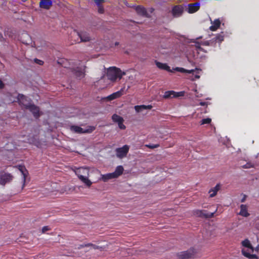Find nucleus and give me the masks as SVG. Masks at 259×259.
Masks as SVG:
<instances>
[{
    "label": "nucleus",
    "instance_id": "nucleus-1",
    "mask_svg": "<svg viewBox=\"0 0 259 259\" xmlns=\"http://www.w3.org/2000/svg\"><path fill=\"white\" fill-rule=\"evenodd\" d=\"M85 66L82 64L80 61H67L66 60V68L70 70L76 78L81 79L84 77L85 75Z\"/></svg>",
    "mask_w": 259,
    "mask_h": 259
},
{
    "label": "nucleus",
    "instance_id": "nucleus-2",
    "mask_svg": "<svg viewBox=\"0 0 259 259\" xmlns=\"http://www.w3.org/2000/svg\"><path fill=\"white\" fill-rule=\"evenodd\" d=\"M18 101L19 104L21 105L23 108L29 110L32 112L35 117L37 118L39 116V108L34 104H32L29 98L23 95L19 94L18 96Z\"/></svg>",
    "mask_w": 259,
    "mask_h": 259
},
{
    "label": "nucleus",
    "instance_id": "nucleus-3",
    "mask_svg": "<svg viewBox=\"0 0 259 259\" xmlns=\"http://www.w3.org/2000/svg\"><path fill=\"white\" fill-rule=\"evenodd\" d=\"M91 39L88 33L86 32H78L73 30L70 33L71 44L80 42H87Z\"/></svg>",
    "mask_w": 259,
    "mask_h": 259
},
{
    "label": "nucleus",
    "instance_id": "nucleus-4",
    "mask_svg": "<svg viewBox=\"0 0 259 259\" xmlns=\"http://www.w3.org/2000/svg\"><path fill=\"white\" fill-rule=\"evenodd\" d=\"M75 174L79 179L88 187H90L92 182L88 179L89 175V169L87 167H79L74 170Z\"/></svg>",
    "mask_w": 259,
    "mask_h": 259
},
{
    "label": "nucleus",
    "instance_id": "nucleus-5",
    "mask_svg": "<svg viewBox=\"0 0 259 259\" xmlns=\"http://www.w3.org/2000/svg\"><path fill=\"white\" fill-rule=\"evenodd\" d=\"M125 74V72H122L119 68L116 67H109L107 72L108 78L112 81H115L117 79L120 80Z\"/></svg>",
    "mask_w": 259,
    "mask_h": 259
},
{
    "label": "nucleus",
    "instance_id": "nucleus-6",
    "mask_svg": "<svg viewBox=\"0 0 259 259\" xmlns=\"http://www.w3.org/2000/svg\"><path fill=\"white\" fill-rule=\"evenodd\" d=\"M123 170V166L119 165L116 167L114 172L103 175L102 176V179L103 181L106 182L110 179L117 178L122 174Z\"/></svg>",
    "mask_w": 259,
    "mask_h": 259
},
{
    "label": "nucleus",
    "instance_id": "nucleus-7",
    "mask_svg": "<svg viewBox=\"0 0 259 259\" xmlns=\"http://www.w3.org/2000/svg\"><path fill=\"white\" fill-rule=\"evenodd\" d=\"M96 129L94 126H88L86 129L77 125H72L70 126V130L72 132L77 134H90Z\"/></svg>",
    "mask_w": 259,
    "mask_h": 259
},
{
    "label": "nucleus",
    "instance_id": "nucleus-8",
    "mask_svg": "<svg viewBox=\"0 0 259 259\" xmlns=\"http://www.w3.org/2000/svg\"><path fill=\"white\" fill-rule=\"evenodd\" d=\"M196 252L195 249L191 247L186 251L179 252L177 254V256L181 259H189L193 257Z\"/></svg>",
    "mask_w": 259,
    "mask_h": 259
},
{
    "label": "nucleus",
    "instance_id": "nucleus-9",
    "mask_svg": "<svg viewBox=\"0 0 259 259\" xmlns=\"http://www.w3.org/2000/svg\"><path fill=\"white\" fill-rule=\"evenodd\" d=\"M185 92H176L174 91H168L165 92L163 98L164 99H170L172 98H178L180 97H183L184 96Z\"/></svg>",
    "mask_w": 259,
    "mask_h": 259
},
{
    "label": "nucleus",
    "instance_id": "nucleus-10",
    "mask_svg": "<svg viewBox=\"0 0 259 259\" xmlns=\"http://www.w3.org/2000/svg\"><path fill=\"white\" fill-rule=\"evenodd\" d=\"M129 151V146L125 145L121 148H116L115 150L116 156L122 158L125 157Z\"/></svg>",
    "mask_w": 259,
    "mask_h": 259
},
{
    "label": "nucleus",
    "instance_id": "nucleus-11",
    "mask_svg": "<svg viewBox=\"0 0 259 259\" xmlns=\"http://www.w3.org/2000/svg\"><path fill=\"white\" fill-rule=\"evenodd\" d=\"M20 39L24 44L31 45L32 47H35V44L32 42L30 36L26 32H23L21 34Z\"/></svg>",
    "mask_w": 259,
    "mask_h": 259
},
{
    "label": "nucleus",
    "instance_id": "nucleus-12",
    "mask_svg": "<svg viewBox=\"0 0 259 259\" xmlns=\"http://www.w3.org/2000/svg\"><path fill=\"white\" fill-rule=\"evenodd\" d=\"M184 10V7L183 5H176L172 8L171 14L174 17H180L183 15Z\"/></svg>",
    "mask_w": 259,
    "mask_h": 259
},
{
    "label": "nucleus",
    "instance_id": "nucleus-13",
    "mask_svg": "<svg viewBox=\"0 0 259 259\" xmlns=\"http://www.w3.org/2000/svg\"><path fill=\"white\" fill-rule=\"evenodd\" d=\"M200 9V3L196 2L193 4L188 5L187 9V12L190 14L196 12Z\"/></svg>",
    "mask_w": 259,
    "mask_h": 259
},
{
    "label": "nucleus",
    "instance_id": "nucleus-14",
    "mask_svg": "<svg viewBox=\"0 0 259 259\" xmlns=\"http://www.w3.org/2000/svg\"><path fill=\"white\" fill-rule=\"evenodd\" d=\"M12 180V176L10 174L5 173L0 176V184L5 185Z\"/></svg>",
    "mask_w": 259,
    "mask_h": 259
},
{
    "label": "nucleus",
    "instance_id": "nucleus-15",
    "mask_svg": "<svg viewBox=\"0 0 259 259\" xmlns=\"http://www.w3.org/2000/svg\"><path fill=\"white\" fill-rule=\"evenodd\" d=\"M135 10L137 13L142 16L146 17H150V15L147 13L146 10L145 8L141 6L135 7Z\"/></svg>",
    "mask_w": 259,
    "mask_h": 259
},
{
    "label": "nucleus",
    "instance_id": "nucleus-16",
    "mask_svg": "<svg viewBox=\"0 0 259 259\" xmlns=\"http://www.w3.org/2000/svg\"><path fill=\"white\" fill-rule=\"evenodd\" d=\"M123 89H121L120 91L114 93L107 97L109 100H112L118 98L123 95Z\"/></svg>",
    "mask_w": 259,
    "mask_h": 259
},
{
    "label": "nucleus",
    "instance_id": "nucleus-17",
    "mask_svg": "<svg viewBox=\"0 0 259 259\" xmlns=\"http://www.w3.org/2000/svg\"><path fill=\"white\" fill-rule=\"evenodd\" d=\"M220 189L221 185L220 184H217V185L214 187L210 189L208 192V193L210 194V197H214L217 195L218 192L220 190Z\"/></svg>",
    "mask_w": 259,
    "mask_h": 259
},
{
    "label": "nucleus",
    "instance_id": "nucleus-18",
    "mask_svg": "<svg viewBox=\"0 0 259 259\" xmlns=\"http://www.w3.org/2000/svg\"><path fill=\"white\" fill-rule=\"evenodd\" d=\"M239 214L244 217H247L249 215V213L247 211V208L246 205L241 204L240 205Z\"/></svg>",
    "mask_w": 259,
    "mask_h": 259
},
{
    "label": "nucleus",
    "instance_id": "nucleus-19",
    "mask_svg": "<svg viewBox=\"0 0 259 259\" xmlns=\"http://www.w3.org/2000/svg\"><path fill=\"white\" fill-rule=\"evenodd\" d=\"M156 65L159 68L166 70L168 72H171L170 67L168 66L165 63H162L159 62H156Z\"/></svg>",
    "mask_w": 259,
    "mask_h": 259
},
{
    "label": "nucleus",
    "instance_id": "nucleus-20",
    "mask_svg": "<svg viewBox=\"0 0 259 259\" xmlns=\"http://www.w3.org/2000/svg\"><path fill=\"white\" fill-rule=\"evenodd\" d=\"M213 25L210 27V30L211 31H215L221 25V21L219 19H215L213 22Z\"/></svg>",
    "mask_w": 259,
    "mask_h": 259
},
{
    "label": "nucleus",
    "instance_id": "nucleus-21",
    "mask_svg": "<svg viewBox=\"0 0 259 259\" xmlns=\"http://www.w3.org/2000/svg\"><path fill=\"white\" fill-rule=\"evenodd\" d=\"M52 5V1H40L39 7L41 8L48 9Z\"/></svg>",
    "mask_w": 259,
    "mask_h": 259
},
{
    "label": "nucleus",
    "instance_id": "nucleus-22",
    "mask_svg": "<svg viewBox=\"0 0 259 259\" xmlns=\"http://www.w3.org/2000/svg\"><path fill=\"white\" fill-rule=\"evenodd\" d=\"M242 254L245 256L246 257L249 258V259H254V258H257V256L255 254H250V253L248 252L246 250L244 249H242L241 250Z\"/></svg>",
    "mask_w": 259,
    "mask_h": 259
},
{
    "label": "nucleus",
    "instance_id": "nucleus-23",
    "mask_svg": "<svg viewBox=\"0 0 259 259\" xmlns=\"http://www.w3.org/2000/svg\"><path fill=\"white\" fill-rule=\"evenodd\" d=\"M241 244L243 246L250 249L252 252L254 251V248L253 247L249 240L248 239H245V240L242 241L241 242Z\"/></svg>",
    "mask_w": 259,
    "mask_h": 259
},
{
    "label": "nucleus",
    "instance_id": "nucleus-24",
    "mask_svg": "<svg viewBox=\"0 0 259 259\" xmlns=\"http://www.w3.org/2000/svg\"><path fill=\"white\" fill-rule=\"evenodd\" d=\"M85 247H92L94 249H98L100 248L101 247L99 246L96 245L95 244H93L92 243H87V244H83L79 245L77 248L78 249H80L82 248Z\"/></svg>",
    "mask_w": 259,
    "mask_h": 259
},
{
    "label": "nucleus",
    "instance_id": "nucleus-25",
    "mask_svg": "<svg viewBox=\"0 0 259 259\" xmlns=\"http://www.w3.org/2000/svg\"><path fill=\"white\" fill-rule=\"evenodd\" d=\"M104 1H95L96 5L98 7V12L103 14L104 12V8L102 6V3Z\"/></svg>",
    "mask_w": 259,
    "mask_h": 259
},
{
    "label": "nucleus",
    "instance_id": "nucleus-26",
    "mask_svg": "<svg viewBox=\"0 0 259 259\" xmlns=\"http://www.w3.org/2000/svg\"><path fill=\"white\" fill-rule=\"evenodd\" d=\"M175 70L177 71L182 72V73H192L194 71V70L193 69L187 70V69H184L183 68H181V67H176L175 69Z\"/></svg>",
    "mask_w": 259,
    "mask_h": 259
},
{
    "label": "nucleus",
    "instance_id": "nucleus-27",
    "mask_svg": "<svg viewBox=\"0 0 259 259\" xmlns=\"http://www.w3.org/2000/svg\"><path fill=\"white\" fill-rule=\"evenodd\" d=\"M112 119L114 122L118 123L123 119V118L116 114H114L112 116Z\"/></svg>",
    "mask_w": 259,
    "mask_h": 259
},
{
    "label": "nucleus",
    "instance_id": "nucleus-28",
    "mask_svg": "<svg viewBox=\"0 0 259 259\" xmlns=\"http://www.w3.org/2000/svg\"><path fill=\"white\" fill-rule=\"evenodd\" d=\"M199 215L204 216L205 218H212L213 217L214 213V212H207V213L204 214V213H203V212L202 210L199 211Z\"/></svg>",
    "mask_w": 259,
    "mask_h": 259
},
{
    "label": "nucleus",
    "instance_id": "nucleus-29",
    "mask_svg": "<svg viewBox=\"0 0 259 259\" xmlns=\"http://www.w3.org/2000/svg\"><path fill=\"white\" fill-rule=\"evenodd\" d=\"M134 108L137 112H140L144 110H146V105H137Z\"/></svg>",
    "mask_w": 259,
    "mask_h": 259
},
{
    "label": "nucleus",
    "instance_id": "nucleus-30",
    "mask_svg": "<svg viewBox=\"0 0 259 259\" xmlns=\"http://www.w3.org/2000/svg\"><path fill=\"white\" fill-rule=\"evenodd\" d=\"M19 170H20V171L22 174L23 181L24 183L25 182V180H26L27 171H26V169H25V168L23 167H21V168L19 169Z\"/></svg>",
    "mask_w": 259,
    "mask_h": 259
},
{
    "label": "nucleus",
    "instance_id": "nucleus-31",
    "mask_svg": "<svg viewBox=\"0 0 259 259\" xmlns=\"http://www.w3.org/2000/svg\"><path fill=\"white\" fill-rule=\"evenodd\" d=\"M195 48L196 51L199 53L200 52H203L204 53H206V51L204 50L201 46L199 42H196L195 45Z\"/></svg>",
    "mask_w": 259,
    "mask_h": 259
},
{
    "label": "nucleus",
    "instance_id": "nucleus-32",
    "mask_svg": "<svg viewBox=\"0 0 259 259\" xmlns=\"http://www.w3.org/2000/svg\"><path fill=\"white\" fill-rule=\"evenodd\" d=\"M214 41L218 42H221L224 40V36L219 34L214 38Z\"/></svg>",
    "mask_w": 259,
    "mask_h": 259
},
{
    "label": "nucleus",
    "instance_id": "nucleus-33",
    "mask_svg": "<svg viewBox=\"0 0 259 259\" xmlns=\"http://www.w3.org/2000/svg\"><path fill=\"white\" fill-rule=\"evenodd\" d=\"M211 119L209 118L202 119L201 120V124H209L211 122Z\"/></svg>",
    "mask_w": 259,
    "mask_h": 259
},
{
    "label": "nucleus",
    "instance_id": "nucleus-34",
    "mask_svg": "<svg viewBox=\"0 0 259 259\" xmlns=\"http://www.w3.org/2000/svg\"><path fill=\"white\" fill-rule=\"evenodd\" d=\"M123 119L118 123V127L121 130L125 129V126L123 124Z\"/></svg>",
    "mask_w": 259,
    "mask_h": 259
},
{
    "label": "nucleus",
    "instance_id": "nucleus-35",
    "mask_svg": "<svg viewBox=\"0 0 259 259\" xmlns=\"http://www.w3.org/2000/svg\"><path fill=\"white\" fill-rule=\"evenodd\" d=\"M147 147L150 148H151V149H153V148H157L159 146V145L158 144H156V145H146Z\"/></svg>",
    "mask_w": 259,
    "mask_h": 259
},
{
    "label": "nucleus",
    "instance_id": "nucleus-36",
    "mask_svg": "<svg viewBox=\"0 0 259 259\" xmlns=\"http://www.w3.org/2000/svg\"><path fill=\"white\" fill-rule=\"evenodd\" d=\"M34 62H35L36 63H37V64H38L40 65H42V64H43V63H44V62H43L42 61H41V60H39V59H34Z\"/></svg>",
    "mask_w": 259,
    "mask_h": 259
},
{
    "label": "nucleus",
    "instance_id": "nucleus-37",
    "mask_svg": "<svg viewBox=\"0 0 259 259\" xmlns=\"http://www.w3.org/2000/svg\"><path fill=\"white\" fill-rule=\"evenodd\" d=\"M49 230V228L48 226H45L42 229V232L45 233L46 231H48Z\"/></svg>",
    "mask_w": 259,
    "mask_h": 259
},
{
    "label": "nucleus",
    "instance_id": "nucleus-38",
    "mask_svg": "<svg viewBox=\"0 0 259 259\" xmlns=\"http://www.w3.org/2000/svg\"><path fill=\"white\" fill-rule=\"evenodd\" d=\"M252 167V165L250 163H247L244 166H243V167L245 168H248Z\"/></svg>",
    "mask_w": 259,
    "mask_h": 259
},
{
    "label": "nucleus",
    "instance_id": "nucleus-39",
    "mask_svg": "<svg viewBox=\"0 0 259 259\" xmlns=\"http://www.w3.org/2000/svg\"><path fill=\"white\" fill-rule=\"evenodd\" d=\"M4 87V84L2 81L0 79V89H3Z\"/></svg>",
    "mask_w": 259,
    "mask_h": 259
},
{
    "label": "nucleus",
    "instance_id": "nucleus-40",
    "mask_svg": "<svg viewBox=\"0 0 259 259\" xmlns=\"http://www.w3.org/2000/svg\"><path fill=\"white\" fill-rule=\"evenodd\" d=\"M5 35H8V36H10V37H11V36H11V34H9V30H7V31H5Z\"/></svg>",
    "mask_w": 259,
    "mask_h": 259
},
{
    "label": "nucleus",
    "instance_id": "nucleus-41",
    "mask_svg": "<svg viewBox=\"0 0 259 259\" xmlns=\"http://www.w3.org/2000/svg\"><path fill=\"white\" fill-rule=\"evenodd\" d=\"M202 45H205V46H209V42L208 41H204V42H203Z\"/></svg>",
    "mask_w": 259,
    "mask_h": 259
},
{
    "label": "nucleus",
    "instance_id": "nucleus-42",
    "mask_svg": "<svg viewBox=\"0 0 259 259\" xmlns=\"http://www.w3.org/2000/svg\"><path fill=\"white\" fill-rule=\"evenodd\" d=\"M152 108V106L151 105H146V110L147 109H151Z\"/></svg>",
    "mask_w": 259,
    "mask_h": 259
},
{
    "label": "nucleus",
    "instance_id": "nucleus-43",
    "mask_svg": "<svg viewBox=\"0 0 259 259\" xmlns=\"http://www.w3.org/2000/svg\"><path fill=\"white\" fill-rule=\"evenodd\" d=\"M254 250H255L256 251L258 252L259 251V245H258L255 248H254Z\"/></svg>",
    "mask_w": 259,
    "mask_h": 259
},
{
    "label": "nucleus",
    "instance_id": "nucleus-44",
    "mask_svg": "<svg viewBox=\"0 0 259 259\" xmlns=\"http://www.w3.org/2000/svg\"><path fill=\"white\" fill-rule=\"evenodd\" d=\"M246 199V196L244 195L243 198L241 199V202H243Z\"/></svg>",
    "mask_w": 259,
    "mask_h": 259
},
{
    "label": "nucleus",
    "instance_id": "nucleus-45",
    "mask_svg": "<svg viewBox=\"0 0 259 259\" xmlns=\"http://www.w3.org/2000/svg\"><path fill=\"white\" fill-rule=\"evenodd\" d=\"M205 104V102H200V105L201 106H204Z\"/></svg>",
    "mask_w": 259,
    "mask_h": 259
},
{
    "label": "nucleus",
    "instance_id": "nucleus-46",
    "mask_svg": "<svg viewBox=\"0 0 259 259\" xmlns=\"http://www.w3.org/2000/svg\"><path fill=\"white\" fill-rule=\"evenodd\" d=\"M119 42H116L115 43V46H118V45H119Z\"/></svg>",
    "mask_w": 259,
    "mask_h": 259
},
{
    "label": "nucleus",
    "instance_id": "nucleus-47",
    "mask_svg": "<svg viewBox=\"0 0 259 259\" xmlns=\"http://www.w3.org/2000/svg\"><path fill=\"white\" fill-rule=\"evenodd\" d=\"M3 38L2 34L0 33V40Z\"/></svg>",
    "mask_w": 259,
    "mask_h": 259
},
{
    "label": "nucleus",
    "instance_id": "nucleus-48",
    "mask_svg": "<svg viewBox=\"0 0 259 259\" xmlns=\"http://www.w3.org/2000/svg\"><path fill=\"white\" fill-rule=\"evenodd\" d=\"M153 10H154V9H152H152H151V10H150L151 13H152V12H153Z\"/></svg>",
    "mask_w": 259,
    "mask_h": 259
},
{
    "label": "nucleus",
    "instance_id": "nucleus-49",
    "mask_svg": "<svg viewBox=\"0 0 259 259\" xmlns=\"http://www.w3.org/2000/svg\"><path fill=\"white\" fill-rule=\"evenodd\" d=\"M127 1H125V5H126V6H127Z\"/></svg>",
    "mask_w": 259,
    "mask_h": 259
},
{
    "label": "nucleus",
    "instance_id": "nucleus-50",
    "mask_svg": "<svg viewBox=\"0 0 259 259\" xmlns=\"http://www.w3.org/2000/svg\"><path fill=\"white\" fill-rule=\"evenodd\" d=\"M197 78H199V76H196Z\"/></svg>",
    "mask_w": 259,
    "mask_h": 259
}]
</instances>
